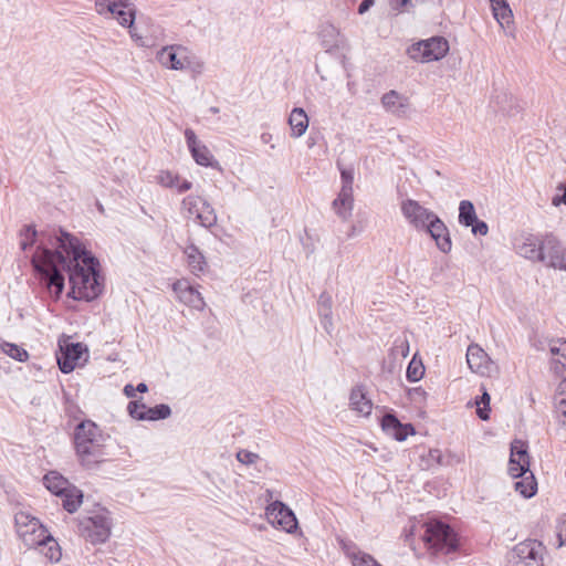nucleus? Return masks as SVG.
Segmentation results:
<instances>
[{"mask_svg":"<svg viewBox=\"0 0 566 566\" xmlns=\"http://www.w3.org/2000/svg\"><path fill=\"white\" fill-rule=\"evenodd\" d=\"M50 243L55 251L39 247L32 256L33 266L41 274L49 291L55 297L61 295L65 272L71 285L69 296L85 301L96 298L102 292L97 273L98 261L67 232L60 231Z\"/></svg>","mask_w":566,"mask_h":566,"instance_id":"obj_1","label":"nucleus"},{"mask_svg":"<svg viewBox=\"0 0 566 566\" xmlns=\"http://www.w3.org/2000/svg\"><path fill=\"white\" fill-rule=\"evenodd\" d=\"M105 441L102 430L92 420H83L75 427L74 449L83 468L93 470L106 461Z\"/></svg>","mask_w":566,"mask_h":566,"instance_id":"obj_2","label":"nucleus"},{"mask_svg":"<svg viewBox=\"0 0 566 566\" xmlns=\"http://www.w3.org/2000/svg\"><path fill=\"white\" fill-rule=\"evenodd\" d=\"M15 533L28 548H39L41 543L49 539V531L41 521L29 512L19 511L14 515Z\"/></svg>","mask_w":566,"mask_h":566,"instance_id":"obj_3","label":"nucleus"},{"mask_svg":"<svg viewBox=\"0 0 566 566\" xmlns=\"http://www.w3.org/2000/svg\"><path fill=\"white\" fill-rule=\"evenodd\" d=\"M423 526L426 530L422 538L433 554H450L457 549V535L449 525L431 521Z\"/></svg>","mask_w":566,"mask_h":566,"instance_id":"obj_4","label":"nucleus"},{"mask_svg":"<svg viewBox=\"0 0 566 566\" xmlns=\"http://www.w3.org/2000/svg\"><path fill=\"white\" fill-rule=\"evenodd\" d=\"M112 523L106 510H98L78 523V532L92 544L105 543L111 536Z\"/></svg>","mask_w":566,"mask_h":566,"instance_id":"obj_5","label":"nucleus"},{"mask_svg":"<svg viewBox=\"0 0 566 566\" xmlns=\"http://www.w3.org/2000/svg\"><path fill=\"white\" fill-rule=\"evenodd\" d=\"M94 7L97 14L115 19L123 28H133L136 15L133 0H95ZM129 33L134 36L132 30Z\"/></svg>","mask_w":566,"mask_h":566,"instance_id":"obj_6","label":"nucleus"},{"mask_svg":"<svg viewBox=\"0 0 566 566\" xmlns=\"http://www.w3.org/2000/svg\"><path fill=\"white\" fill-rule=\"evenodd\" d=\"M88 358L87 348L82 343H72L69 336L59 339L56 360L62 373L69 374L82 366Z\"/></svg>","mask_w":566,"mask_h":566,"instance_id":"obj_7","label":"nucleus"},{"mask_svg":"<svg viewBox=\"0 0 566 566\" xmlns=\"http://www.w3.org/2000/svg\"><path fill=\"white\" fill-rule=\"evenodd\" d=\"M546 547L536 539H526L516 544L511 553L512 566H544Z\"/></svg>","mask_w":566,"mask_h":566,"instance_id":"obj_8","label":"nucleus"},{"mask_svg":"<svg viewBox=\"0 0 566 566\" xmlns=\"http://www.w3.org/2000/svg\"><path fill=\"white\" fill-rule=\"evenodd\" d=\"M449 52V42L442 36H433L419 41L408 49L409 56L418 62L427 63L443 59Z\"/></svg>","mask_w":566,"mask_h":566,"instance_id":"obj_9","label":"nucleus"},{"mask_svg":"<svg viewBox=\"0 0 566 566\" xmlns=\"http://www.w3.org/2000/svg\"><path fill=\"white\" fill-rule=\"evenodd\" d=\"M542 258L539 262L548 268L566 272V249L552 233L543 235Z\"/></svg>","mask_w":566,"mask_h":566,"instance_id":"obj_10","label":"nucleus"},{"mask_svg":"<svg viewBox=\"0 0 566 566\" xmlns=\"http://www.w3.org/2000/svg\"><path fill=\"white\" fill-rule=\"evenodd\" d=\"M182 207L189 216L203 227H212L217 222L213 208L199 196H188L182 200Z\"/></svg>","mask_w":566,"mask_h":566,"instance_id":"obj_11","label":"nucleus"},{"mask_svg":"<svg viewBox=\"0 0 566 566\" xmlns=\"http://www.w3.org/2000/svg\"><path fill=\"white\" fill-rule=\"evenodd\" d=\"M157 59L159 63L170 70L184 71L190 67L191 60L188 50L181 45H170L163 48Z\"/></svg>","mask_w":566,"mask_h":566,"instance_id":"obj_12","label":"nucleus"},{"mask_svg":"<svg viewBox=\"0 0 566 566\" xmlns=\"http://www.w3.org/2000/svg\"><path fill=\"white\" fill-rule=\"evenodd\" d=\"M266 517L272 525L281 527L286 533H294L297 528L294 513L280 501H275L266 507Z\"/></svg>","mask_w":566,"mask_h":566,"instance_id":"obj_13","label":"nucleus"},{"mask_svg":"<svg viewBox=\"0 0 566 566\" xmlns=\"http://www.w3.org/2000/svg\"><path fill=\"white\" fill-rule=\"evenodd\" d=\"M528 472L531 471L527 444L522 440H514L511 443L509 473L512 478L517 479Z\"/></svg>","mask_w":566,"mask_h":566,"instance_id":"obj_14","label":"nucleus"},{"mask_svg":"<svg viewBox=\"0 0 566 566\" xmlns=\"http://www.w3.org/2000/svg\"><path fill=\"white\" fill-rule=\"evenodd\" d=\"M467 363L473 373L481 376H491L497 370L496 365L491 360L485 350L476 344L468 347Z\"/></svg>","mask_w":566,"mask_h":566,"instance_id":"obj_15","label":"nucleus"},{"mask_svg":"<svg viewBox=\"0 0 566 566\" xmlns=\"http://www.w3.org/2000/svg\"><path fill=\"white\" fill-rule=\"evenodd\" d=\"M400 208L403 217L418 230H423L429 219L434 214L413 199L403 200Z\"/></svg>","mask_w":566,"mask_h":566,"instance_id":"obj_16","label":"nucleus"},{"mask_svg":"<svg viewBox=\"0 0 566 566\" xmlns=\"http://www.w3.org/2000/svg\"><path fill=\"white\" fill-rule=\"evenodd\" d=\"M423 230H427V232L430 233L441 252L448 253L451 251L452 243L448 228L437 214H433V217L429 219Z\"/></svg>","mask_w":566,"mask_h":566,"instance_id":"obj_17","label":"nucleus"},{"mask_svg":"<svg viewBox=\"0 0 566 566\" xmlns=\"http://www.w3.org/2000/svg\"><path fill=\"white\" fill-rule=\"evenodd\" d=\"M381 105L386 112L397 117H406L410 109V99L408 96L391 90L382 95Z\"/></svg>","mask_w":566,"mask_h":566,"instance_id":"obj_18","label":"nucleus"},{"mask_svg":"<svg viewBox=\"0 0 566 566\" xmlns=\"http://www.w3.org/2000/svg\"><path fill=\"white\" fill-rule=\"evenodd\" d=\"M185 137L195 161L200 166H212L213 156L208 147L201 144L195 132L190 128L185 130Z\"/></svg>","mask_w":566,"mask_h":566,"instance_id":"obj_19","label":"nucleus"},{"mask_svg":"<svg viewBox=\"0 0 566 566\" xmlns=\"http://www.w3.org/2000/svg\"><path fill=\"white\" fill-rule=\"evenodd\" d=\"M137 409H146V406L139 401H130L127 406L128 413L137 420H159L170 416L169 406L164 403L148 408L143 413H137Z\"/></svg>","mask_w":566,"mask_h":566,"instance_id":"obj_20","label":"nucleus"},{"mask_svg":"<svg viewBox=\"0 0 566 566\" xmlns=\"http://www.w3.org/2000/svg\"><path fill=\"white\" fill-rule=\"evenodd\" d=\"M174 291L177 293L178 298L185 303L186 305L196 308L202 310L205 306V301L201 294L185 280L177 281L172 285Z\"/></svg>","mask_w":566,"mask_h":566,"instance_id":"obj_21","label":"nucleus"},{"mask_svg":"<svg viewBox=\"0 0 566 566\" xmlns=\"http://www.w3.org/2000/svg\"><path fill=\"white\" fill-rule=\"evenodd\" d=\"M382 430L398 441H403L408 436L415 434V428L410 423H401L396 416L387 413L381 420Z\"/></svg>","mask_w":566,"mask_h":566,"instance_id":"obj_22","label":"nucleus"},{"mask_svg":"<svg viewBox=\"0 0 566 566\" xmlns=\"http://www.w3.org/2000/svg\"><path fill=\"white\" fill-rule=\"evenodd\" d=\"M543 235L528 234L521 244L516 247V252L533 262H539L542 258Z\"/></svg>","mask_w":566,"mask_h":566,"instance_id":"obj_23","label":"nucleus"},{"mask_svg":"<svg viewBox=\"0 0 566 566\" xmlns=\"http://www.w3.org/2000/svg\"><path fill=\"white\" fill-rule=\"evenodd\" d=\"M492 13L500 27L512 33L513 31V12L506 0H490Z\"/></svg>","mask_w":566,"mask_h":566,"instance_id":"obj_24","label":"nucleus"},{"mask_svg":"<svg viewBox=\"0 0 566 566\" xmlns=\"http://www.w3.org/2000/svg\"><path fill=\"white\" fill-rule=\"evenodd\" d=\"M349 406L352 410L364 417L369 416L373 410V402L366 397V394L360 386L352 389L349 395Z\"/></svg>","mask_w":566,"mask_h":566,"instance_id":"obj_25","label":"nucleus"},{"mask_svg":"<svg viewBox=\"0 0 566 566\" xmlns=\"http://www.w3.org/2000/svg\"><path fill=\"white\" fill-rule=\"evenodd\" d=\"M353 206V190L340 189L337 198L333 201V208L337 216L347 220L352 216Z\"/></svg>","mask_w":566,"mask_h":566,"instance_id":"obj_26","label":"nucleus"},{"mask_svg":"<svg viewBox=\"0 0 566 566\" xmlns=\"http://www.w3.org/2000/svg\"><path fill=\"white\" fill-rule=\"evenodd\" d=\"M555 417L566 431V377L558 384L555 394Z\"/></svg>","mask_w":566,"mask_h":566,"instance_id":"obj_27","label":"nucleus"},{"mask_svg":"<svg viewBox=\"0 0 566 566\" xmlns=\"http://www.w3.org/2000/svg\"><path fill=\"white\" fill-rule=\"evenodd\" d=\"M157 180L164 187L176 188L178 192L188 191L192 186L190 181L181 179L178 175H174L169 170L160 171L157 176Z\"/></svg>","mask_w":566,"mask_h":566,"instance_id":"obj_28","label":"nucleus"},{"mask_svg":"<svg viewBox=\"0 0 566 566\" xmlns=\"http://www.w3.org/2000/svg\"><path fill=\"white\" fill-rule=\"evenodd\" d=\"M319 38L327 51L338 48L343 42L339 30L331 23L321 27Z\"/></svg>","mask_w":566,"mask_h":566,"instance_id":"obj_29","label":"nucleus"},{"mask_svg":"<svg viewBox=\"0 0 566 566\" xmlns=\"http://www.w3.org/2000/svg\"><path fill=\"white\" fill-rule=\"evenodd\" d=\"M289 124L292 129V136L301 137L308 127V117L303 108H294L289 117Z\"/></svg>","mask_w":566,"mask_h":566,"instance_id":"obj_30","label":"nucleus"},{"mask_svg":"<svg viewBox=\"0 0 566 566\" xmlns=\"http://www.w3.org/2000/svg\"><path fill=\"white\" fill-rule=\"evenodd\" d=\"M43 482L46 489L55 495H60L72 486L65 478L55 471L45 474Z\"/></svg>","mask_w":566,"mask_h":566,"instance_id":"obj_31","label":"nucleus"},{"mask_svg":"<svg viewBox=\"0 0 566 566\" xmlns=\"http://www.w3.org/2000/svg\"><path fill=\"white\" fill-rule=\"evenodd\" d=\"M343 549L350 558L353 566H377L378 563L369 554L358 551L354 545L344 544Z\"/></svg>","mask_w":566,"mask_h":566,"instance_id":"obj_32","label":"nucleus"},{"mask_svg":"<svg viewBox=\"0 0 566 566\" xmlns=\"http://www.w3.org/2000/svg\"><path fill=\"white\" fill-rule=\"evenodd\" d=\"M185 254L187 256V263L191 273L197 275L205 270L206 260L197 247L193 244L188 245L185 249Z\"/></svg>","mask_w":566,"mask_h":566,"instance_id":"obj_33","label":"nucleus"},{"mask_svg":"<svg viewBox=\"0 0 566 566\" xmlns=\"http://www.w3.org/2000/svg\"><path fill=\"white\" fill-rule=\"evenodd\" d=\"M549 350L553 355L552 369L555 374L563 375L566 373V340L552 345Z\"/></svg>","mask_w":566,"mask_h":566,"instance_id":"obj_34","label":"nucleus"},{"mask_svg":"<svg viewBox=\"0 0 566 566\" xmlns=\"http://www.w3.org/2000/svg\"><path fill=\"white\" fill-rule=\"evenodd\" d=\"M59 496L62 497V505L69 513H74L82 504V491L75 486H71L67 491L61 493Z\"/></svg>","mask_w":566,"mask_h":566,"instance_id":"obj_35","label":"nucleus"},{"mask_svg":"<svg viewBox=\"0 0 566 566\" xmlns=\"http://www.w3.org/2000/svg\"><path fill=\"white\" fill-rule=\"evenodd\" d=\"M521 478L522 479L514 484L515 491L525 499L534 496L537 491V482L534 474L528 472Z\"/></svg>","mask_w":566,"mask_h":566,"instance_id":"obj_36","label":"nucleus"},{"mask_svg":"<svg viewBox=\"0 0 566 566\" xmlns=\"http://www.w3.org/2000/svg\"><path fill=\"white\" fill-rule=\"evenodd\" d=\"M476 219L473 203L470 200H462L459 205V222L464 227H470Z\"/></svg>","mask_w":566,"mask_h":566,"instance_id":"obj_37","label":"nucleus"},{"mask_svg":"<svg viewBox=\"0 0 566 566\" xmlns=\"http://www.w3.org/2000/svg\"><path fill=\"white\" fill-rule=\"evenodd\" d=\"M39 547L42 548L43 554L50 562H59L61 559V548L51 534L49 539H45V543H41Z\"/></svg>","mask_w":566,"mask_h":566,"instance_id":"obj_38","label":"nucleus"},{"mask_svg":"<svg viewBox=\"0 0 566 566\" xmlns=\"http://www.w3.org/2000/svg\"><path fill=\"white\" fill-rule=\"evenodd\" d=\"M2 349L8 356L18 361H27L29 358L28 352L15 344L4 343L2 345Z\"/></svg>","mask_w":566,"mask_h":566,"instance_id":"obj_39","label":"nucleus"},{"mask_svg":"<svg viewBox=\"0 0 566 566\" xmlns=\"http://www.w3.org/2000/svg\"><path fill=\"white\" fill-rule=\"evenodd\" d=\"M319 306V315L326 321L329 325L332 324V297L323 293L318 298Z\"/></svg>","mask_w":566,"mask_h":566,"instance_id":"obj_40","label":"nucleus"},{"mask_svg":"<svg viewBox=\"0 0 566 566\" xmlns=\"http://www.w3.org/2000/svg\"><path fill=\"white\" fill-rule=\"evenodd\" d=\"M35 238H36L35 229L31 226H28L21 232V240H20L21 249L27 250L29 247H31L35 242Z\"/></svg>","mask_w":566,"mask_h":566,"instance_id":"obj_41","label":"nucleus"},{"mask_svg":"<svg viewBox=\"0 0 566 566\" xmlns=\"http://www.w3.org/2000/svg\"><path fill=\"white\" fill-rule=\"evenodd\" d=\"M424 373L423 365L411 360L407 368V378L410 381H418L422 378Z\"/></svg>","mask_w":566,"mask_h":566,"instance_id":"obj_42","label":"nucleus"},{"mask_svg":"<svg viewBox=\"0 0 566 566\" xmlns=\"http://www.w3.org/2000/svg\"><path fill=\"white\" fill-rule=\"evenodd\" d=\"M490 400H491V397L490 395L488 394V391L484 389L482 396H481V399L476 401V405L480 406V403H482L484 407L483 408H478L476 409V413L478 416L480 417V419L482 420H488L490 418Z\"/></svg>","mask_w":566,"mask_h":566,"instance_id":"obj_43","label":"nucleus"},{"mask_svg":"<svg viewBox=\"0 0 566 566\" xmlns=\"http://www.w3.org/2000/svg\"><path fill=\"white\" fill-rule=\"evenodd\" d=\"M340 178H342V188L346 190H353L354 182V169H340Z\"/></svg>","mask_w":566,"mask_h":566,"instance_id":"obj_44","label":"nucleus"},{"mask_svg":"<svg viewBox=\"0 0 566 566\" xmlns=\"http://www.w3.org/2000/svg\"><path fill=\"white\" fill-rule=\"evenodd\" d=\"M557 537L558 545L557 547H562L566 544V514H563L557 523Z\"/></svg>","mask_w":566,"mask_h":566,"instance_id":"obj_45","label":"nucleus"},{"mask_svg":"<svg viewBox=\"0 0 566 566\" xmlns=\"http://www.w3.org/2000/svg\"><path fill=\"white\" fill-rule=\"evenodd\" d=\"M259 459V454L248 451V450H240L237 453V460L243 464H253Z\"/></svg>","mask_w":566,"mask_h":566,"instance_id":"obj_46","label":"nucleus"},{"mask_svg":"<svg viewBox=\"0 0 566 566\" xmlns=\"http://www.w3.org/2000/svg\"><path fill=\"white\" fill-rule=\"evenodd\" d=\"M390 4L399 13L408 12L413 7L412 0H391Z\"/></svg>","mask_w":566,"mask_h":566,"instance_id":"obj_47","label":"nucleus"},{"mask_svg":"<svg viewBox=\"0 0 566 566\" xmlns=\"http://www.w3.org/2000/svg\"><path fill=\"white\" fill-rule=\"evenodd\" d=\"M470 227L472 228L471 231L474 235H486L489 232L488 224L479 219H476V221Z\"/></svg>","mask_w":566,"mask_h":566,"instance_id":"obj_48","label":"nucleus"},{"mask_svg":"<svg viewBox=\"0 0 566 566\" xmlns=\"http://www.w3.org/2000/svg\"><path fill=\"white\" fill-rule=\"evenodd\" d=\"M429 458L437 463H441L442 453L439 449H431L428 453Z\"/></svg>","mask_w":566,"mask_h":566,"instance_id":"obj_49","label":"nucleus"},{"mask_svg":"<svg viewBox=\"0 0 566 566\" xmlns=\"http://www.w3.org/2000/svg\"><path fill=\"white\" fill-rule=\"evenodd\" d=\"M374 0H364L358 7V13L364 14L373 6Z\"/></svg>","mask_w":566,"mask_h":566,"instance_id":"obj_50","label":"nucleus"},{"mask_svg":"<svg viewBox=\"0 0 566 566\" xmlns=\"http://www.w3.org/2000/svg\"><path fill=\"white\" fill-rule=\"evenodd\" d=\"M124 394L128 397V398H133L135 397L136 395V387H134L133 385H126L124 387Z\"/></svg>","mask_w":566,"mask_h":566,"instance_id":"obj_51","label":"nucleus"},{"mask_svg":"<svg viewBox=\"0 0 566 566\" xmlns=\"http://www.w3.org/2000/svg\"><path fill=\"white\" fill-rule=\"evenodd\" d=\"M552 202H553L554 206H559L560 203L566 205V186H565L563 196L562 197H554Z\"/></svg>","mask_w":566,"mask_h":566,"instance_id":"obj_52","label":"nucleus"},{"mask_svg":"<svg viewBox=\"0 0 566 566\" xmlns=\"http://www.w3.org/2000/svg\"><path fill=\"white\" fill-rule=\"evenodd\" d=\"M409 354V342L407 339L401 340V355L407 357Z\"/></svg>","mask_w":566,"mask_h":566,"instance_id":"obj_53","label":"nucleus"},{"mask_svg":"<svg viewBox=\"0 0 566 566\" xmlns=\"http://www.w3.org/2000/svg\"><path fill=\"white\" fill-rule=\"evenodd\" d=\"M147 390H148L147 385L144 382L138 384L136 387V391H139V392H146Z\"/></svg>","mask_w":566,"mask_h":566,"instance_id":"obj_54","label":"nucleus"},{"mask_svg":"<svg viewBox=\"0 0 566 566\" xmlns=\"http://www.w3.org/2000/svg\"><path fill=\"white\" fill-rule=\"evenodd\" d=\"M412 395L424 396V391L421 388H416L413 389Z\"/></svg>","mask_w":566,"mask_h":566,"instance_id":"obj_55","label":"nucleus"},{"mask_svg":"<svg viewBox=\"0 0 566 566\" xmlns=\"http://www.w3.org/2000/svg\"><path fill=\"white\" fill-rule=\"evenodd\" d=\"M147 408L146 409H137V413H143V412H146Z\"/></svg>","mask_w":566,"mask_h":566,"instance_id":"obj_56","label":"nucleus"},{"mask_svg":"<svg viewBox=\"0 0 566 566\" xmlns=\"http://www.w3.org/2000/svg\"><path fill=\"white\" fill-rule=\"evenodd\" d=\"M211 111H212L213 113H218V108H217V107H212V108H211Z\"/></svg>","mask_w":566,"mask_h":566,"instance_id":"obj_57","label":"nucleus"},{"mask_svg":"<svg viewBox=\"0 0 566 566\" xmlns=\"http://www.w3.org/2000/svg\"><path fill=\"white\" fill-rule=\"evenodd\" d=\"M377 566H381L380 564H378Z\"/></svg>","mask_w":566,"mask_h":566,"instance_id":"obj_58","label":"nucleus"}]
</instances>
